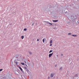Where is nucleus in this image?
Segmentation results:
<instances>
[{
  "mask_svg": "<svg viewBox=\"0 0 79 79\" xmlns=\"http://www.w3.org/2000/svg\"><path fill=\"white\" fill-rule=\"evenodd\" d=\"M54 76V73H52L51 74V75H50V77L52 78V77H53Z\"/></svg>",
  "mask_w": 79,
  "mask_h": 79,
  "instance_id": "nucleus-1",
  "label": "nucleus"
},
{
  "mask_svg": "<svg viewBox=\"0 0 79 79\" xmlns=\"http://www.w3.org/2000/svg\"><path fill=\"white\" fill-rule=\"evenodd\" d=\"M53 53H52L51 54H50L49 55V58H50V57H51V56H52V55H53Z\"/></svg>",
  "mask_w": 79,
  "mask_h": 79,
  "instance_id": "nucleus-2",
  "label": "nucleus"
},
{
  "mask_svg": "<svg viewBox=\"0 0 79 79\" xmlns=\"http://www.w3.org/2000/svg\"><path fill=\"white\" fill-rule=\"evenodd\" d=\"M52 21L54 23H56V22H58V20H53Z\"/></svg>",
  "mask_w": 79,
  "mask_h": 79,
  "instance_id": "nucleus-3",
  "label": "nucleus"
},
{
  "mask_svg": "<svg viewBox=\"0 0 79 79\" xmlns=\"http://www.w3.org/2000/svg\"><path fill=\"white\" fill-rule=\"evenodd\" d=\"M19 68L21 70V71H23V69H22V68H21V67H19Z\"/></svg>",
  "mask_w": 79,
  "mask_h": 79,
  "instance_id": "nucleus-4",
  "label": "nucleus"
},
{
  "mask_svg": "<svg viewBox=\"0 0 79 79\" xmlns=\"http://www.w3.org/2000/svg\"><path fill=\"white\" fill-rule=\"evenodd\" d=\"M72 36L73 37H76V35H72Z\"/></svg>",
  "mask_w": 79,
  "mask_h": 79,
  "instance_id": "nucleus-5",
  "label": "nucleus"
},
{
  "mask_svg": "<svg viewBox=\"0 0 79 79\" xmlns=\"http://www.w3.org/2000/svg\"><path fill=\"white\" fill-rule=\"evenodd\" d=\"M45 38L43 39V43H44V42L45 41Z\"/></svg>",
  "mask_w": 79,
  "mask_h": 79,
  "instance_id": "nucleus-6",
  "label": "nucleus"
},
{
  "mask_svg": "<svg viewBox=\"0 0 79 79\" xmlns=\"http://www.w3.org/2000/svg\"><path fill=\"white\" fill-rule=\"evenodd\" d=\"M50 44H52V40H51L50 42Z\"/></svg>",
  "mask_w": 79,
  "mask_h": 79,
  "instance_id": "nucleus-7",
  "label": "nucleus"
},
{
  "mask_svg": "<svg viewBox=\"0 0 79 79\" xmlns=\"http://www.w3.org/2000/svg\"><path fill=\"white\" fill-rule=\"evenodd\" d=\"M21 38L22 39H24V36H22Z\"/></svg>",
  "mask_w": 79,
  "mask_h": 79,
  "instance_id": "nucleus-8",
  "label": "nucleus"
},
{
  "mask_svg": "<svg viewBox=\"0 0 79 79\" xmlns=\"http://www.w3.org/2000/svg\"><path fill=\"white\" fill-rule=\"evenodd\" d=\"M24 31H27V29L26 28H25L24 29Z\"/></svg>",
  "mask_w": 79,
  "mask_h": 79,
  "instance_id": "nucleus-9",
  "label": "nucleus"
},
{
  "mask_svg": "<svg viewBox=\"0 0 79 79\" xmlns=\"http://www.w3.org/2000/svg\"><path fill=\"white\" fill-rule=\"evenodd\" d=\"M21 64H22V65H24L25 64L24 63H21Z\"/></svg>",
  "mask_w": 79,
  "mask_h": 79,
  "instance_id": "nucleus-10",
  "label": "nucleus"
},
{
  "mask_svg": "<svg viewBox=\"0 0 79 79\" xmlns=\"http://www.w3.org/2000/svg\"><path fill=\"white\" fill-rule=\"evenodd\" d=\"M52 52V50H51L50 51L49 53H51V52Z\"/></svg>",
  "mask_w": 79,
  "mask_h": 79,
  "instance_id": "nucleus-11",
  "label": "nucleus"
},
{
  "mask_svg": "<svg viewBox=\"0 0 79 79\" xmlns=\"http://www.w3.org/2000/svg\"><path fill=\"white\" fill-rule=\"evenodd\" d=\"M68 35H71V33H69L68 34Z\"/></svg>",
  "mask_w": 79,
  "mask_h": 79,
  "instance_id": "nucleus-12",
  "label": "nucleus"
},
{
  "mask_svg": "<svg viewBox=\"0 0 79 79\" xmlns=\"http://www.w3.org/2000/svg\"><path fill=\"white\" fill-rule=\"evenodd\" d=\"M62 70V67L60 68V70Z\"/></svg>",
  "mask_w": 79,
  "mask_h": 79,
  "instance_id": "nucleus-13",
  "label": "nucleus"
},
{
  "mask_svg": "<svg viewBox=\"0 0 79 79\" xmlns=\"http://www.w3.org/2000/svg\"><path fill=\"white\" fill-rule=\"evenodd\" d=\"M49 24H50L51 25H52V23H49Z\"/></svg>",
  "mask_w": 79,
  "mask_h": 79,
  "instance_id": "nucleus-14",
  "label": "nucleus"
},
{
  "mask_svg": "<svg viewBox=\"0 0 79 79\" xmlns=\"http://www.w3.org/2000/svg\"><path fill=\"white\" fill-rule=\"evenodd\" d=\"M37 41H38V42H39V39H37Z\"/></svg>",
  "mask_w": 79,
  "mask_h": 79,
  "instance_id": "nucleus-15",
  "label": "nucleus"
},
{
  "mask_svg": "<svg viewBox=\"0 0 79 79\" xmlns=\"http://www.w3.org/2000/svg\"><path fill=\"white\" fill-rule=\"evenodd\" d=\"M3 70V69H0V71H2Z\"/></svg>",
  "mask_w": 79,
  "mask_h": 79,
  "instance_id": "nucleus-16",
  "label": "nucleus"
},
{
  "mask_svg": "<svg viewBox=\"0 0 79 79\" xmlns=\"http://www.w3.org/2000/svg\"><path fill=\"white\" fill-rule=\"evenodd\" d=\"M30 55L32 54V52H30Z\"/></svg>",
  "mask_w": 79,
  "mask_h": 79,
  "instance_id": "nucleus-17",
  "label": "nucleus"
},
{
  "mask_svg": "<svg viewBox=\"0 0 79 79\" xmlns=\"http://www.w3.org/2000/svg\"><path fill=\"white\" fill-rule=\"evenodd\" d=\"M49 46H52V44H50L49 45Z\"/></svg>",
  "mask_w": 79,
  "mask_h": 79,
  "instance_id": "nucleus-18",
  "label": "nucleus"
},
{
  "mask_svg": "<svg viewBox=\"0 0 79 79\" xmlns=\"http://www.w3.org/2000/svg\"><path fill=\"white\" fill-rule=\"evenodd\" d=\"M46 23H49V22H45Z\"/></svg>",
  "mask_w": 79,
  "mask_h": 79,
  "instance_id": "nucleus-19",
  "label": "nucleus"
},
{
  "mask_svg": "<svg viewBox=\"0 0 79 79\" xmlns=\"http://www.w3.org/2000/svg\"><path fill=\"white\" fill-rule=\"evenodd\" d=\"M61 56H63V54H61Z\"/></svg>",
  "mask_w": 79,
  "mask_h": 79,
  "instance_id": "nucleus-20",
  "label": "nucleus"
},
{
  "mask_svg": "<svg viewBox=\"0 0 79 79\" xmlns=\"http://www.w3.org/2000/svg\"><path fill=\"white\" fill-rule=\"evenodd\" d=\"M25 63H26V61H25Z\"/></svg>",
  "mask_w": 79,
  "mask_h": 79,
  "instance_id": "nucleus-21",
  "label": "nucleus"
},
{
  "mask_svg": "<svg viewBox=\"0 0 79 79\" xmlns=\"http://www.w3.org/2000/svg\"><path fill=\"white\" fill-rule=\"evenodd\" d=\"M32 25H34V23H32Z\"/></svg>",
  "mask_w": 79,
  "mask_h": 79,
  "instance_id": "nucleus-22",
  "label": "nucleus"
}]
</instances>
